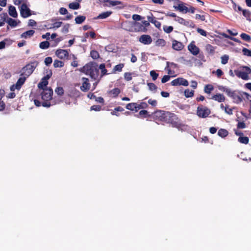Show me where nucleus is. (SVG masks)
Segmentation results:
<instances>
[{"label": "nucleus", "instance_id": "31", "mask_svg": "<svg viewBox=\"0 0 251 251\" xmlns=\"http://www.w3.org/2000/svg\"><path fill=\"white\" fill-rule=\"evenodd\" d=\"M86 19V17L85 16L79 15L75 17V21L76 24H81Z\"/></svg>", "mask_w": 251, "mask_h": 251}, {"label": "nucleus", "instance_id": "45", "mask_svg": "<svg viewBox=\"0 0 251 251\" xmlns=\"http://www.w3.org/2000/svg\"><path fill=\"white\" fill-rule=\"evenodd\" d=\"M148 114V112L147 110H141L139 113V115L138 116V117L146 118Z\"/></svg>", "mask_w": 251, "mask_h": 251}, {"label": "nucleus", "instance_id": "27", "mask_svg": "<svg viewBox=\"0 0 251 251\" xmlns=\"http://www.w3.org/2000/svg\"><path fill=\"white\" fill-rule=\"evenodd\" d=\"M5 23H7L10 26L13 27H16L18 25V23L15 20L9 18L8 16Z\"/></svg>", "mask_w": 251, "mask_h": 251}, {"label": "nucleus", "instance_id": "16", "mask_svg": "<svg viewBox=\"0 0 251 251\" xmlns=\"http://www.w3.org/2000/svg\"><path fill=\"white\" fill-rule=\"evenodd\" d=\"M188 49L194 55H197L200 51L199 48L192 43L188 46Z\"/></svg>", "mask_w": 251, "mask_h": 251}, {"label": "nucleus", "instance_id": "38", "mask_svg": "<svg viewBox=\"0 0 251 251\" xmlns=\"http://www.w3.org/2000/svg\"><path fill=\"white\" fill-rule=\"evenodd\" d=\"M90 55L94 59H98L100 57V55L98 51L96 50H92L90 52Z\"/></svg>", "mask_w": 251, "mask_h": 251}, {"label": "nucleus", "instance_id": "1", "mask_svg": "<svg viewBox=\"0 0 251 251\" xmlns=\"http://www.w3.org/2000/svg\"><path fill=\"white\" fill-rule=\"evenodd\" d=\"M152 117L156 123L169 124L172 127L179 128L183 125L180 119L174 113L169 111L157 110L152 114Z\"/></svg>", "mask_w": 251, "mask_h": 251}, {"label": "nucleus", "instance_id": "18", "mask_svg": "<svg viewBox=\"0 0 251 251\" xmlns=\"http://www.w3.org/2000/svg\"><path fill=\"white\" fill-rule=\"evenodd\" d=\"M148 21L152 24H153L154 25L158 28H159L161 26V23L156 20L155 17H154L152 14H151V16L147 17Z\"/></svg>", "mask_w": 251, "mask_h": 251}, {"label": "nucleus", "instance_id": "51", "mask_svg": "<svg viewBox=\"0 0 251 251\" xmlns=\"http://www.w3.org/2000/svg\"><path fill=\"white\" fill-rule=\"evenodd\" d=\"M229 57L227 55H224L221 57V63L223 64H226L227 63Z\"/></svg>", "mask_w": 251, "mask_h": 251}, {"label": "nucleus", "instance_id": "9", "mask_svg": "<svg viewBox=\"0 0 251 251\" xmlns=\"http://www.w3.org/2000/svg\"><path fill=\"white\" fill-rule=\"evenodd\" d=\"M129 31L145 32L147 29L141 23L134 21L132 22L131 29H129Z\"/></svg>", "mask_w": 251, "mask_h": 251}, {"label": "nucleus", "instance_id": "23", "mask_svg": "<svg viewBox=\"0 0 251 251\" xmlns=\"http://www.w3.org/2000/svg\"><path fill=\"white\" fill-rule=\"evenodd\" d=\"M8 13L13 18H16L18 16L16 8L12 5L9 6Z\"/></svg>", "mask_w": 251, "mask_h": 251}, {"label": "nucleus", "instance_id": "35", "mask_svg": "<svg viewBox=\"0 0 251 251\" xmlns=\"http://www.w3.org/2000/svg\"><path fill=\"white\" fill-rule=\"evenodd\" d=\"M238 141L241 143L247 144L249 142V139L248 137L246 136H240L239 137Z\"/></svg>", "mask_w": 251, "mask_h": 251}, {"label": "nucleus", "instance_id": "41", "mask_svg": "<svg viewBox=\"0 0 251 251\" xmlns=\"http://www.w3.org/2000/svg\"><path fill=\"white\" fill-rule=\"evenodd\" d=\"M99 69L101 70V76L107 75V70L105 69V65L104 64H101L99 66Z\"/></svg>", "mask_w": 251, "mask_h": 251}, {"label": "nucleus", "instance_id": "13", "mask_svg": "<svg viewBox=\"0 0 251 251\" xmlns=\"http://www.w3.org/2000/svg\"><path fill=\"white\" fill-rule=\"evenodd\" d=\"M139 41L144 45H150L151 43L152 40L149 35L144 34L140 37Z\"/></svg>", "mask_w": 251, "mask_h": 251}, {"label": "nucleus", "instance_id": "54", "mask_svg": "<svg viewBox=\"0 0 251 251\" xmlns=\"http://www.w3.org/2000/svg\"><path fill=\"white\" fill-rule=\"evenodd\" d=\"M70 27V25L69 24H67L64 25L62 27L61 31L62 33H67L69 32V28Z\"/></svg>", "mask_w": 251, "mask_h": 251}, {"label": "nucleus", "instance_id": "56", "mask_svg": "<svg viewBox=\"0 0 251 251\" xmlns=\"http://www.w3.org/2000/svg\"><path fill=\"white\" fill-rule=\"evenodd\" d=\"M184 20H185V19H184L183 18L178 17V16H176V17L175 19V21L177 22L178 23H179L182 25L183 24H184Z\"/></svg>", "mask_w": 251, "mask_h": 251}, {"label": "nucleus", "instance_id": "55", "mask_svg": "<svg viewBox=\"0 0 251 251\" xmlns=\"http://www.w3.org/2000/svg\"><path fill=\"white\" fill-rule=\"evenodd\" d=\"M45 63L46 65L49 66L50 65L52 62V59L51 57H47L45 59Z\"/></svg>", "mask_w": 251, "mask_h": 251}, {"label": "nucleus", "instance_id": "26", "mask_svg": "<svg viewBox=\"0 0 251 251\" xmlns=\"http://www.w3.org/2000/svg\"><path fill=\"white\" fill-rule=\"evenodd\" d=\"M125 64L124 63H120L114 67L113 69V73H116L117 72H121L123 68L124 67Z\"/></svg>", "mask_w": 251, "mask_h": 251}, {"label": "nucleus", "instance_id": "49", "mask_svg": "<svg viewBox=\"0 0 251 251\" xmlns=\"http://www.w3.org/2000/svg\"><path fill=\"white\" fill-rule=\"evenodd\" d=\"M173 27L172 26H166L163 27L164 31L167 33H170L173 30Z\"/></svg>", "mask_w": 251, "mask_h": 251}, {"label": "nucleus", "instance_id": "6", "mask_svg": "<svg viewBox=\"0 0 251 251\" xmlns=\"http://www.w3.org/2000/svg\"><path fill=\"white\" fill-rule=\"evenodd\" d=\"M235 75L239 78L243 80H248L249 78V75L251 73V69L247 66H244L242 70H234Z\"/></svg>", "mask_w": 251, "mask_h": 251}, {"label": "nucleus", "instance_id": "25", "mask_svg": "<svg viewBox=\"0 0 251 251\" xmlns=\"http://www.w3.org/2000/svg\"><path fill=\"white\" fill-rule=\"evenodd\" d=\"M0 26H2L8 18V15L6 13H2L0 14Z\"/></svg>", "mask_w": 251, "mask_h": 251}, {"label": "nucleus", "instance_id": "15", "mask_svg": "<svg viewBox=\"0 0 251 251\" xmlns=\"http://www.w3.org/2000/svg\"><path fill=\"white\" fill-rule=\"evenodd\" d=\"M56 55L60 59H64L69 55V53L67 50L59 49L55 52Z\"/></svg>", "mask_w": 251, "mask_h": 251}, {"label": "nucleus", "instance_id": "28", "mask_svg": "<svg viewBox=\"0 0 251 251\" xmlns=\"http://www.w3.org/2000/svg\"><path fill=\"white\" fill-rule=\"evenodd\" d=\"M228 131L223 128L220 129L218 132V135L222 138L226 137L228 135Z\"/></svg>", "mask_w": 251, "mask_h": 251}, {"label": "nucleus", "instance_id": "42", "mask_svg": "<svg viewBox=\"0 0 251 251\" xmlns=\"http://www.w3.org/2000/svg\"><path fill=\"white\" fill-rule=\"evenodd\" d=\"M194 91L193 90H190L189 89H186L184 91V95L186 98H191L194 96Z\"/></svg>", "mask_w": 251, "mask_h": 251}, {"label": "nucleus", "instance_id": "2", "mask_svg": "<svg viewBox=\"0 0 251 251\" xmlns=\"http://www.w3.org/2000/svg\"><path fill=\"white\" fill-rule=\"evenodd\" d=\"M80 71L86 75H89L94 80L98 79L99 76V69L98 66L93 62L86 64L81 68Z\"/></svg>", "mask_w": 251, "mask_h": 251}, {"label": "nucleus", "instance_id": "62", "mask_svg": "<svg viewBox=\"0 0 251 251\" xmlns=\"http://www.w3.org/2000/svg\"><path fill=\"white\" fill-rule=\"evenodd\" d=\"M59 13L61 15H66L68 14V10L66 8L64 7H61L59 9Z\"/></svg>", "mask_w": 251, "mask_h": 251}, {"label": "nucleus", "instance_id": "14", "mask_svg": "<svg viewBox=\"0 0 251 251\" xmlns=\"http://www.w3.org/2000/svg\"><path fill=\"white\" fill-rule=\"evenodd\" d=\"M82 84L80 86V90L83 92H87L90 88V83L89 82V79L86 77H82Z\"/></svg>", "mask_w": 251, "mask_h": 251}, {"label": "nucleus", "instance_id": "10", "mask_svg": "<svg viewBox=\"0 0 251 251\" xmlns=\"http://www.w3.org/2000/svg\"><path fill=\"white\" fill-rule=\"evenodd\" d=\"M21 16L24 18H27L31 15V12L25 3L21 4L20 8Z\"/></svg>", "mask_w": 251, "mask_h": 251}, {"label": "nucleus", "instance_id": "34", "mask_svg": "<svg viewBox=\"0 0 251 251\" xmlns=\"http://www.w3.org/2000/svg\"><path fill=\"white\" fill-rule=\"evenodd\" d=\"M49 47H50V43L47 41L42 42L39 44V47L41 49H43V50L47 49L49 48Z\"/></svg>", "mask_w": 251, "mask_h": 251}, {"label": "nucleus", "instance_id": "20", "mask_svg": "<svg viewBox=\"0 0 251 251\" xmlns=\"http://www.w3.org/2000/svg\"><path fill=\"white\" fill-rule=\"evenodd\" d=\"M211 99L219 102H223L225 100V96H224V95L221 94H217L216 95H214L212 96Z\"/></svg>", "mask_w": 251, "mask_h": 251}, {"label": "nucleus", "instance_id": "47", "mask_svg": "<svg viewBox=\"0 0 251 251\" xmlns=\"http://www.w3.org/2000/svg\"><path fill=\"white\" fill-rule=\"evenodd\" d=\"M124 78L127 81H130L132 79V73L126 72L124 74Z\"/></svg>", "mask_w": 251, "mask_h": 251}, {"label": "nucleus", "instance_id": "46", "mask_svg": "<svg viewBox=\"0 0 251 251\" xmlns=\"http://www.w3.org/2000/svg\"><path fill=\"white\" fill-rule=\"evenodd\" d=\"M62 24V22H56L52 24V26L50 27L49 28H57L61 26Z\"/></svg>", "mask_w": 251, "mask_h": 251}, {"label": "nucleus", "instance_id": "33", "mask_svg": "<svg viewBox=\"0 0 251 251\" xmlns=\"http://www.w3.org/2000/svg\"><path fill=\"white\" fill-rule=\"evenodd\" d=\"M69 8L73 10H76L80 8V5L78 2H72L69 4Z\"/></svg>", "mask_w": 251, "mask_h": 251}, {"label": "nucleus", "instance_id": "58", "mask_svg": "<svg viewBox=\"0 0 251 251\" xmlns=\"http://www.w3.org/2000/svg\"><path fill=\"white\" fill-rule=\"evenodd\" d=\"M170 78H171V76L170 75H164V76L162 77V78L161 79V82L162 83H166V82H167L169 80Z\"/></svg>", "mask_w": 251, "mask_h": 251}, {"label": "nucleus", "instance_id": "17", "mask_svg": "<svg viewBox=\"0 0 251 251\" xmlns=\"http://www.w3.org/2000/svg\"><path fill=\"white\" fill-rule=\"evenodd\" d=\"M172 48L174 50H181L184 48V45L180 42L176 40H173L172 44Z\"/></svg>", "mask_w": 251, "mask_h": 251}, {"label": "nucleus", "instance_id": "61", "mask_svg": "<svg viewBox=\"0 0 251 251\" xmlns=\"http://www.w3.org/2000/svg\"><path fill=\"white\" fill-rule=\"evenodd\" d=\"M197 31L199 33H200L201 35L203 36H206V35H207L206 31H205L204 30H203L201 28H198L197 29Z\"/></svg>", "mask_w": 251, "mask_h": 251}, {"label": "nucleus", "instance_id": "11", "mask_svg": "<svg viewBox=\"0 0 251 251\" xmlns=\"http://www.w3.org/2000/svg\"><path fill=\"white\" fill-rule=\"evenodd\" d=\"M52 75V72L51 70L49 71V73L44 76L41 80V81L39 82L38 84V87L39 89H42L43 91L44 89L48 88L47 87V85L48 84V80L51 76Z\"/></svg>", "mask_w": 251, "mask_h": 251}, {"label": "nucleus", "instance_id": "22", "mask_svg": "<svg viewBox=\"0 0 251 251\" xmlns=\"http://www.w3.org/2000/svg\"><path fill=\"white\" fill-rule=\"evenodd\" d=\"M112 13V12L111 11L104 12L100 14L97 17L95 18L94 19L96 20L105 19L109 17Z\"/></svg>", "mask_w": 251, "mask_h": 251}, {"label": "nucleus", "instance_id": "24", "mask_svg": "<svg viewBox=\"0 0 251 251\" xmlns=\"http://www.w3.org/2000/svg\"><path fill=\"white\" fill-rule=\"evenodd\" d=\"M220 107L223 110H224L225 112L227 114L231 115L233 114V109L230 108L228 105H226L225 106L223 103H222L220 105Z\"/></svg>", "mask_w": 251, "mask_h": 251}, {"label": "nucleus", "instance_id": "29", "mask_svg": "<svg viewBox=\"0 0 251 251\" xmlns=\"http://www.w3.org/2000/svg\"><path fill=\"white\" fill-rule=\"evenodd\" d=\"M136 102L129 103L126 104V108L128 110L137 112V109H136Z\"/></svg>", "mask_w": 251, "mask_h": 251}, {"label": "nucleus", "instance_id": "59", "mask_svg": "<svg viewBox=\"0 0 251 251\" xmlns=\"http://www.w3.org/2000/svg\"><path fill=\"white\" fill-rule=\"evenodd\" d=\"M107 2H109V4L112 6H116L121 4V2L117 0H109Z\"/></svg>", "mask_w": 251, "mask_h": 251}, {"label": "nucleus", "instance_id": "40", "mask_svg": "<svg viewBox=\"0 0 251 251\" xmlns=\"http://www.w3.org/2000/svg\"><path fill=\"white\" fill-rule=\"evenodd\" d=\"M64 62L58 60H55L53 62V66L54 68H61L64 66Z\"/></svg>", "mask_w": 251, "mask_h": 251}, {"label": "nucleus", "instance_id": "50", "mask_svg": "<svg viewBox=\"0 0 251 251\" xmlns=\"http://www.w3.org/2000/svg\"><path fill=\"white\" fill-rule=\"evenodd\" d=\"M150 75L152 77L153 80L155 81L158 77L159 75L156 73L154 71H151L150 72Z\"/></svg>", "mask_w": 251, "mask_h": 251}, {"label": "nucleus", "instance_id": "32", "mask_svg": "<svg viewBox=\"0 0 251 251\" xmlns=\"http://www.w3.org/2000/svg\"><path fill=\"white\" fill-rule=\"evenodd\" d=\"M213 89L214 87L212 85L207 84L204 86V91L205 93L209 94Z\"/></svg>", "mask_w": 251, "mask_h": 251}, {"label": "nucleus", "instance_id": "57", "mask_svg": "<svg viewBox=\"0 0 251 251\" xmlns=\"http://www.w3.org/2000/svg\"><path fill=\"white\" fill-rule=\"evenodd\" d=\"M246 124L244 122H238L237 125V127L239 129H243L246 127Z\"/></svg>", "mask_w": 251, "mask_h": 251}, {"label": "nucleus", "instance_id": "53", "mask_svg": "<svg viewBox=\"0 0 251 251\" xmlns=\"http://www.w3.org/2000/svg\"><path fill=\"white\" fill-rule=\"evenodd\" d=\"M242 52H243L244 55L251 57V50H250L247 48H243V49L242 50Z\"/></svg>", "mask_w": 251, "mask_h": 251}, {"label": "nucleus", "instance_id": "44", "mask_svg": "<svg viewBox=\"0 0 251 251\" xmlns=\"http://www.w3.org/2000/svg\"><path fill=\"white\" fill-rule=\"evenodd\" d=\"M55 92L59 96H62L64 94V89L62 87H57L55 89Z\"/></svg>", "mask_w": 251, "mask_h": 251}, {"label": "nucleus", "instance_id": "64", "mask_svg": "<svg viewBox=\"0 0 251 251\" xmlns=\"http://www.w3.org/2000/svg\"><path fill=\"white\" fill-rule=\"evenodd\" d=\"M215 73L218 78L221 77L224 75L223 72L220 69H217Z\"/></svg>", "mask_w": 251, "mask_h": 251}, {"label": "nucleus", "instance_id": "19", "mask_svg": "<svg viewBox=\"0 0 251 251\" xmlns=\"http://www.w3.org/2000/svg\"><path fill=\"white\" fill-rule=\"evenodd\" d=\"M27 77H25V75L20 76V78L18 79L16 84V87H17L18 88L20 89L22 86V85L25 83L26 78Z\"/></svg>", "mask_w": 251, "mask_h": 251}, {"label": "nucleus", "instance_id": "12", "mask_svg": "<svg viewBox=\"0 0 251 251\" xmlns=\"http://www.w3.org/2000/svg\"><path fill=\"white\" fill-rule=\"evenodd\" d=\"M171 84L172 86L182 85L187 86L189 85L188 81L183 77H178L171 81Z\"/></svg>", "mask_w": 251, "mask_h": 251}, {"label": "nucleus", "instance_id": "7", "mask_svg": "<svg viewBox=\"0 0 251 251\" xmlns=\"http://www.w3.org/2000/svg\"><path fill=\"white\" fill-rule=\"evenodd\" d=\"M210 110L202 105L197 107V114L200 118H205L210 115Z\"/></svg>", "mask_w": 251, "mask_h": 251}, {"label": "nucleus", "instance_id": "43", "mask_svg": "<svg viewBox=\"0 0 251 251\" xmlns=\"http://www.w3.org/2000/svg\"><path fill=\"white\" fill-rule=\"evenodd\" d=\"M240 37L243 40L247 42H250V41L251 40V36L245 33H242L240 35Z\"/></svg>", "mask_w": 251, "mask_h": 251}, {"label": "nucleus", "instance_id": "60", "mask_svg": "<svg viewBox=\"0 0 251 251\" xmlns=\"http://www.w3.org/2000/svg\"><path fill=\"white\" fill-rule=\"evenodd\" d=\"M132 19L135 21V22L136 21H140L142 19H143V18H142L140 15H138V14H134L132 16Z\"/></svg>", "mask_w": 251, "mask_h": 251}, {"label": "nucleus", "instance_id": "21", "mask_svg": "<svg viewBox=\"0 0 251 251\" xmlns=\"http://www.w3.org/2000/svg\"><path fill=\"white\" fill-rule=\"evenodd\" d=\"M34 33L35 31L31 29L23 33L20 36L21 38L26 39L32 37L34 35Z\"/></svg>", "mask_w": 251, "mask_h": 251}, {"label": "nucleus", "instance_id": "52", "mask_svg": "<svg viewBox=\"0 0 251 251\" xmlns=\"http://www.w3.org/2000/svg\"><path fill=\"white\" fill-rule=\"evenodd\" d=\"M101 109V106L99 105H94L90 108V110H94L95 111H100Z\"/></svg>", "mask_w": 251, "mask_h": 251}, {"label": "nucleus", "instance_id": "4", "mask_svg": "<svg viewBox=\"0 0 251 251\" xmlns=\"http://www.w3.org/2000/svg\"><path fill=\"white\" fill-rule=\"evenodd\" d=\"M52 95L53 90L51 88L44 89L41 93L42 99L44 100V102L42 103L43 106L49 107L51 106L50 100L52 98Z\"/></svg>", "mask_w": 251, "mask_h": 251}, {"label": "nucleus", "instance_id": "30", "mask_svg": "<svg viewBox=\"0 0 251 251\" xmlns=\"http://www.w3.org/2000/svg\"><path fill=\"white\" fill-rule=\"evenodd\" d=\"M121 91L118 88H115L109 91V94L112 95L113 98H116L120 93Z\"/></svg>", "mask_w": 251, "mask_h": 251}, {"label": "nucleus", "instance_id": "48", "mask_svg": "<svg viewBox=\"0 0 251 251\" xmlns=\"http://www.w3.org/2000/svg\"><path fill=\"white\" fill-rule=\"evenodd\" d=\"M148 86L151 91H155L157 90V87L153 83H148Z\"/></svg>", "mask_w": 251, "mask_h": 251}, {"label": "nucleus", "instance_id": "5", "mask_svg": "<svg viewBox=\"0 0 251 251\" xmlns=\"http://www.w3.org/2000/svg\"><path fill=\"white\" fill-rule=\"evenodd\" d=\"M38 64L39 62L37 61H32L26 64L22 69L20 76L25 75L28 77L32 74Z\"/></svg>", "mask_w": 251, "mask_h": 251}, {"label": "nucleus", "instance_id": "36", "mask_svg": "<svg viewBox=\"0 0 251 251\" xmlns=\"http://www.w3.org/2000/svg\"><path fill=\"white\" fill-rule=\"evenodd\" d=\"M166 45V41L163 39H158L155 42V45L158 47H164Z\"/></svg>", "mask_w": 251, "mask_h": 251}, {"label": "nucleus", "instance_id": "37", "mask_svg": "<svg viewBox=\"0 0 251 251\" xmlns=\"http://www.w3.org/2000/svg\"><path fill=\"white\" fill-rule=\"evenodd\" d=\"M206 51L210 54H213L215 52V48L210 44H208L206 46Z\"/></svg>", "mask_w": 251, "mask_h": 251}, {"label": "nucleus", "instance_id": "8", "mask_svg": "<svg viewBox=\"0 0 251 251\" xmlns=\"http://www.w3.org/2000/svg\"><path fill=\"white\" fill-rule=\"evenodd\" d=\"M171 1H174L175 3L177 4V5H174L173 7L180 12L186 13L189 11V8L185 6V3L180 0H172Z\"/></svg>", "mask_w": 251, "mask_h": 251}, {"label": "nucleus", "instance_id": "63", "mask_svg": "<svg viewBox=\"0 0 251 251\" xmlns=\"http://www.w3.org/2000/svg\"><path fill=\"white\" fill-rule=\"evenodd\" d=\"M148 103L153 107L156 106L157 105V101L155 100L150 99L148 100Z\"/></svg>", "mask_w": 251, "mask_h": 251}, {"label": "nucleus", "instance_id": "3", "mask_svg": "<svg viewBox=\"0 0 251 251\" xmlns=\"http://www.w3.org/2000/svg\"><path fill=\"white\" fill-rule=\"evenodd\" d=\"M226 92L227 95L232 98L233 101L236 103H241L243 100H250V95L246 92L238 91H232L229 89H227Z\"/></svg>", "mask_w": 251, "mask_h": 251}, {"label": "nucleus", "instance_id": "39", "mask_svg": "<svg viewBox=\"0 0 251 251\" xmlns=\"http://www.w3.org/2000/svg\"><path fill=\"white\" fill-rule=\"evenodd\" d=\"M243 15L248 20L251 21V12L248 10H243Z\"/></svg>", "mask_w": 251, "mask_h": 251}]
</instances>
